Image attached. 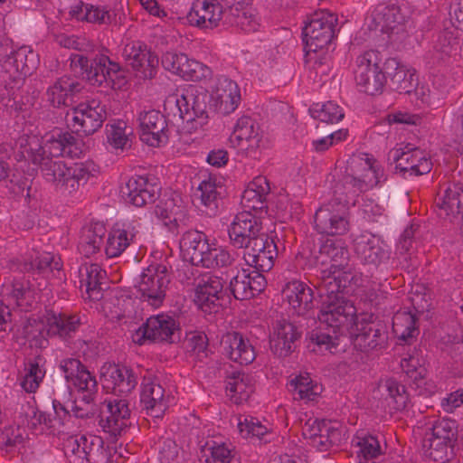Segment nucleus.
Segmentation results:
<instances>
[{
  "instance_id": "nucleus-59",
  "label": "nucleus",
  "mask_w": 463,
  "mask_h": 463,
  "mask_svg": "<svg viewBox=\"0 0 463 463\" xmlns=\"http://www.w3.org/2000/svg\"><path fill=\"white\" fill-rule=\"evenodd\" d=\"M401 367L407 376L415 383L423 380L427 372L423 360L419 356L416 349L408 357L402 359Z\"/></svg>"
},
{
  "instance_id": "nucleus-18",
  "label": "nucleus",
  "mask_w": 463,
  "mask_h": 463,
  "mask_svg": "<svg viewBox=\"0 0 463 463\" xmlns=\"http://www.w3.org/2000/svg\"><path fill=\"white\" fill-rule=\"evenodd\" d=\"M243 259L253 271L267 272L274 266L278 256V248L272 238L264 233L244 247Z\"/></svg>"
},
{
  "instance_id": "nucleus-51",
  "label": "nucleus",
  "mask_w": 463,
  "mask_h": 463,
  "mask_svg": "<svg viewBox=\"0 0 463 463\" xmlns=\"http://www.w3.org/2000/svg\"><path fill=\"white\" fill-rule=\"evenodd\" d=\"M295 398L305 402H317L323 392L321 384L314 382L308 373L300 374L291 381Z\"/></svg>"
},
{
  "instance_id": "nucleus-53",
  "label": "nucleus",
  "mask_w": 463,
  "mask_h": 463,
  "mask_svg": "<svg viewBox=\"0 0 463 463\" xmlns=\"http://www.w3.org/2000/svg\"><path fill=\"white\" fill-rule=\"evenodd\" d=\"M416 317L410 312H398L392 317V331L397 337L409 340L415 337L419 329L416 326Z\"/></svg>"
},
{
  "instance_id": "nucleus-26",
  "label": "nucleus",
  "mask_w": 463,
  "mask_h": 463,
  "mask_svg": "<svg viewBox=\"0 0 463 463\" xmlns=\"http://www.w3.org/2000/svg\"><path fill=\"white\" fill-rule=\"evenodd\" d=\"M282 292L294 315L307 316L315 307L314 289L304 281L298 279L288 281Z\"/></svg>"
},
{
  "instance_id": "nucleus-11",
  "label": "nucleus",
  "mask_w": 463,
  "mask_h": 463,
  "mask_svg": "<svg viewBox=\"0 0 463 463\" xmlns=\"http://www.w3.org/2000/svg\"><path fill=\"white\" fill-rule=\"evenodd\" d=\"M337 16L327 10L315 12L303 29L307 52H317L327 46L335 37Z\"/></svg>"
},
{
  "instance_id": "nucleus-38",
  "label": "nucleus",
  "mask_w": 463,
  "mask_h": 463,
  "mask_svg": "<svg viewBox=\"0 0 463 463\" xmlns=\"http://www.w3.org/2000/svg\"><path fill=\"white\" fill-rule=\"evenodd\" d=\"M178 325L175 320L164 313L151 316L141 327L143 336L155 342H168Z\"/></svg>"
},
{
  "instance_id": "nucleus-64",
  "label": "nucleus",
  "mask_w": 463,
  "mask_h": 463,
  "mask_svg": "<svg viewBox=\"0 0 463 463\" xmlns=\"http://www.w3.org/2000/svg\"><path fill=\"white\" fill-rule=\"evenodd\" d=\"M337 345L335 337H333L328 333L317 331L311 334L308 348L314 353L324 354L326 352L332 353Z\"/></svg>"
},
{
  "instance_id": "nucleus-60",
  "label": "nucleus",
  "mask_w": 463,
  "mask_h": 463,
  "mask_svg": "<svg viewBox=\"0 0 463 463\" xmlns=\"http://www.w3.org/2000/svg\"><path fill=\"white\" fill-rule=\"evenodd\" d=\"M185 349L190 355L202 360L207 356L208 338L203 331H194L186 335Z\"/></svg>"
},
{
  "instance_id": "nucleus-61",
  "label": "nucleus",
  "mask_w": 463,
  "mask_h": 463,
  "mask_svg": "<svg viewBox=\"0 0 463 463\" xmlns=\"http://www.w3.org/2000/svg\"><path fill=\"white\" fill-rule=\"evenodd\" d=\"M238 430L242 438L250 439H261L268 433V428L250 416L239 419Z\"/></svg>"
},
{
  "instance_id": "nucleus-32",
  "label": "nucleus",
  "mask_w": 463,
  "mask_h": 463,
  "mask_svg": "<svg viewBox=\"0 0 463 463\" xmlns=\"http://www.w3.org/2000/svg\"><path fill=\"white\" fill-rule=\"evenodd\" d=\"M223 288L220 277L213 275L203 276L196 285L194 301L203 311L212 313L219 306Z\"/></svg>"
},
{
  "instance_id": "nucleus-8",
  "label": "nucleus",
  "mask_w": 463,
  "mask_h": 463,
  "mask_svg": "<svg viewBox=\"0 0 463 463\" xmlns=\"http://www.w3.org/2000/svg\"><path fill=\"white\" fill-rule=\"evenodd\" d=\"M455 438V421L448 419L437 420L424 434L421 443L424 456L436 462L447 461Z\"/></svg>"
},
{
  "instance_id": "nucleus-24",
  "label": "nucleus",
  "mask_w": 463,
  "mask_h": 463,
  "mask_svg": "<svg viewBox=\"0 0 463 463\" xmlns=\"http://www.w3.org/2000/svg\"><path fill=\"white\" fill-rule=\"evenodd\" d=\"M137 221L118 222L108 233L104 251L108 258L120 256L132 243L135 242L140 230Z\"/></svg>"
},
{
  "instance_id": "nucleus-37",
  "label": "nucleus",
  "mask_w": 463,
  "mask_h": 463,
  "mask_svg": "<svg viewBox=\"0 0 463 463\" xmlns=\"http://www.w3.org/2000/svg\"><path fill=\"white\" fill-rule=\"evenodd\" d=\"M320 257L323 258L321 267L317 269V277L320 281L321 271L331 268L334 265L341 270L350 269L354 272H358L348 265H344L349 257L348 249L342 240H329L327 239L320 247Z\"/></svg>"
},
{
  "instance_id": "nucleus-57",
  "label": "nucleus",
  "mask_w": 463,
  "mask_h": 463,
  "mask_svg": "<svg viewBox=\"0 0 463 463\" xmlns=\"http://www.w3.org/2000/svg\"><path fill=\"white\" fill-rule=\"evenodd\" d=\"M41 361V357H35L30 360L26 365V373L21 385L28 392H34L45 375V371L40 365Z\"/></svg>"
},
{
  "instance_id": "nucleus-1",
  "label": "nucleus",
  "mask_w": 463,
  "mask_h": 463,
  "mask_svg": "<svg viewBox=\"0 0 463 463\" xmlns=\"http://www.w3.org/2000/svg\"><path fill=\"white\" fill-rule=\"evenodd\" d=\"M348 175L344 188L346 191L345 205L335 207L328 203L317 210L314 216L315 230L327 236H341L350 230V217L345 206H354L360 194L365 193L380 182L383 169L368 154L354 156L348 164Z\"/></svg>"
},
{
  "instance_id": "nucleus-3",
  "label": "nucleus",
  "mask_w": 463,
  "mask_h": 463,
  "mask_svg": "<svg viewBox=\"0 0 463 463\" xmlns=\"http://www.w3.org/2000/svg\"><path fill=\"white\" fill-rule=\"evenodd\" d=\"M30 161L39 166L42 176L47 183L68 195L76 193L80 185L86 184L99 173V166L92 160L67 165L60 158L43 157L36 154Z\"/></svg>"
},
{
  "instance_id": "nucleus-16",
  "label": "nucleus",
  "mask_w": 463,
  "mask_h": 463,
  "mask_svg": "<svg viewBox=\"0 0 463 463\" xmlns=\"http://www.w3.org/2000/svg\"><path fill=\"white\" fill-rule=\"evenodd\" d=\"M162 66L185 80L200 81L212 76L210 67L184 53L165 52L162 57Z\"/></svg>"
},
{
  "instance_id": "nucleus-10",
  "label": "nucleus",
  "mask_w": 463,
  "mask_h": 463,
  "mask_svg": "<svg viewBox=\"0 0 463 463\" xmlns=\"http://www.w3.org/2000/svg\"><path fill=\"white\" fill-rule=\"evenodd\" d=\"M346 433L345 426L337 420H308L303 428V435L310 446L319 451L340 445L346 439Z\"/></svg>"
},
{
  "instance_id": "nucleus-63",
  "label": "nucleus",
  "mask_w": 463,
  "mask_h": 463,
  "mask_svg": "<svg viewBox=\"0 0 463 463\" xmlns=\"http://www.w3.org/2000/svg\"><path fill=\"white\" fill-rule=\"evenodd\" d=\"M386 392V400L389 403L393 402L396 405H407L409 402V394L404 385L401 384L395 379L390 378L382 384Z\"/></svg>"
},
{
  "instance_id": "nucleus-14",
  "label": "nucleus",
  "mask_w": 463,
  "mask_h": 463,
  "mask_svg": "<svg viewBox=\"0 0 463 463\" xmlns=\"http://www.w3.org/2000/svg\"><path fill=\"white\" fill-rule=\"evenodd\" d=\"M261 214L243 210L231 222L228 234L233 247L242 249L264 234Z\"/></svg>"
},
{
  "instance_id": "nucleus-30",
  "label": "nucleus",
  "mask_w": 463,
  "mask_h": 463,
  "mask_svg": "<svg viewBox=\"0 0 463 463\" xmlns=\"http://www.w3.org/2000/svg\"><path fill=\"white\" fill-rule=\"evenodd\" d=\"M266 279L259 271L242 269L230 282V290L239 300L250 299L264 290Z\"/></svg>"
},
{
  "instance_id": "nucleus-44",
  "label": "nucleus",
  "mask_w": 463,
  "mask_h": 463,
  "mask_svg": "<svg viewBox=\"0 0 463 463\" xmlns=\"http://www.w3.org/2000/svg\"><path fill=\"white\" fill-rule=\"evenodd\" d=\"M80 325V317L76 315L49 312L46 316V330L50 336L71 337Z\"/></svg>"
},
{
  "instance_id": "nucleus-46",
  "label": "nucleus",
  "mask_w": 463,
  "mask_h": 463,
  "mask_svg": "<svg viewBox=\"0 0 463 463\" xmlns=\"http://www.w3.org/2000/svg\"><path fill=\"white\" fill-rule=\"evenodd\" d=\"M211 240L202 232L191 230L184 232L180 240V249L184 258L188 259L193 265L209 247Z\"/></svg>"
},
{
  "instance_id": "nucleus-42",
  "label": "nucleus",
  "mask_w": 463,
  "mask_h": 463,
  "mask_svg": "<svg viewBox=\"0 0 463 463\" xmlns=\"http://www.w3.org/2000/svg\"><path fill=\"white\" fill-rule=\"evenodd\" d=\"M107 229L103 222H93L81 230L78 243V250L81 255L89 258L99 252L103 244V238Z\"/></svg>"
},
{
  "instance_id": "nucleus-31",
  "label": "nucleus",
  "mask_w": 463,
  "mask_h": 463,
  "mask_svg": "<svg viewBox=\"0 0 463 463\" xmlns=\"http://www.w3.org/2000/svg\"><path fill=\"white\" fill-rule=\"evenodd\" d=\"M140 139L150 146H160L167 141V123L157 110L145 111L139 117Z\"/></svg>"
},
{
  "instance_id": "nucleus-43",
  "label": "nucleus",
  "mask_w": 463,
  "mask_h": 463,
  "mask_svg": "<svg viewBox=\"0 0 463 463\" xmlns=\"http://www.w3.org/2000/svg\"><path fill=\"white\" fill-rule=\"evenodd\" d=\"M253 392L250 375L240 371H234L226 377V393L235 405L248 402Z\"/></svg>"
},
{
  "instance_id": "nucleus-56",
  "label": "nucleus",
  "mask_w": 463,
  "mask_h": 463,
  "mask_svg": "<svg viewBox=\"0 0 463 463\" xmlns=\"http://www.w3.org/2000/svg\"><path fill=\"white\" fill-rule=\"evenodd\" d=\"M60 269V262L55 260L54 257L49 252L41 253L33 260H25L17 267V269L22 272L37 271L39 274H43L47 270H59Z\"/></svg>"
},
{
  "instance_id": "nucleus-2",
  "label": "nucleus",
  "mask_w": 463,
  "mask_h": 463,
  "mask_svg": "<svg viewBox=\"0 0 463 463\" xmlns=\"http://www.w3.org/2000/svg\"><path fill=\"white\" fill-rule=\"evenodd\" d=\"M363 281L362 272L341 270L336 265L321 271L320 281L315 285L321 298L318 319L331 327L334 333L341 328L352 332L354 328L358 317L356 307L345 298L344 293L354 292Z\"/></svg>"
},
{
  "instance_id": "nucleus-13",
  "label": "nucleus",
  "mask_w": 463,
  "mask_h": 463,
  "mask_svg": "<svg viewBox=\"0 0 463 463\" xmlns=\"http://www.w3.org/2000/svg\"><path fill=\"white\" fill-rule=\"evenodd\" d=\"M230 146L247 157H256L263 146V133L255 119L249 116L239 118L229 137Z\"/></svg>"
},
{
  "instance_id": "nucleus-45",
  "label": "nucleus",
  "mask_w": 463,
  "mask_h": 463,
  "mask_svg": "<svg viewBox=\"0 0 463 463\" xmlns=\"http://www.w3.org/2000/svg\"><path fill=\"white\" fill-rule=\"evenodd\" d=\"M128 407H103L99 414V426L111 435H118L128 427Z\"/></svg>"
},
{
  "instance_id": "nucleus-55",
  "label": "nucleus",
  "mask_w": 463,
  "mask_h": 463,
  "mask_svg": "<svg viewBox=\"0 0 463 463\" xmlns=\"http://www.w3.org/2000/svg\"><path fill=\"white\" fill-rule=\"evenodd\" d=\"M363 279L362 285L355 287L354 292L357 290L356 294L364 306L377 307L386 298V292L381 290L376 283L370 282L364 276Z\"/></svg>"
},
{
  "instance_id": "nucleus-21",
  "label": "nucleus",
  "mask_w": 463,
  "mask_h": 463,
  "mask_svg": "<svg viewBox=\"0 0 463 463\" xmlns=\"http://www.w3.org/2000/svg\"><path fill=\"white\" fill-rule=\"evenodd\" d=\"M122 56L128 65L143 79H152L156 73L158 58L142 42L133 41L127 43Z\"/></svg>"
},
{
  "instance_id": "nucleus-36",
  "label": "nucleus",
  "mask_w": 463,
  "mask_h": 463,
  "mask_svg": "<svg viewBox=\"0 0 463 463\" xmlns=\"http://www.w3.org/2000/svg\"><path fill=\"white\" fill-rule=\"evenodd\" d=\"M269 191L270 186L265 176L258 175L254 177L241 195V203L243 210H250L262 215L266 213L267 196Z\"/></svg>"
},
{
  "instance_id": "nucleus-4",
  "label": "nucleus",
  "mask_w": 463,
  "mask_h": 463,
  "mask_svg": "<svg viewBox=\"0 0 463 463\" xmlns=\"http://www.w3.org/2000/svg\"><path fill=\"white\" fill-rule=\"evenodd\" d=\"M107 52L108 50L96 54L90 65L86 56L72 54L71 67L76 73L84 76L92 85L121 90L127 85L128 80L120 65L112 61L106 53Z\"/></svg>"
},
{
  "instance_id": "nucleus-35",
  "label": "nucleus",
  "mask_w": 463,
  "mask_h": 463,
  "mask_svg": "<svg viewBox=\"0 0 463 463\" xmlns=\"http://www.w3.org/2000/svg\"><path fill=\"white\" fill-rule=\"evenodd\" d=\"M213 96L219 111L224 115L234 112L241 101V90L237 82L226 76L218 77Z\"/></svg>"
},
{
  "instance_id": "nucleus-62",
  "label": "nucleus",
  "mask_w": 463,
  "mask_h": 463,
  "mask_svg": "<svg viewBox=\"0 0 463 463\" xmlns=\"http://www.w3.org/2000/svg\"><path fill=\"white\" fill-rule=\"evenodd\" d=\"M357 458L359 463H369L381 454V447L376 438L366 436L361 438L357 443Z\"/></svg>"
},
{
  "instance_id": "nucleus-12",
  "label": "nucleus",
  "mask_w": 463,
  "mask_h": 463,
  "mask_svg": "<svg viewBox=\"0 0 463 463\" xmlns=\"http://www.w3.org/2000/svg\"><path fill=\"white\" fill-rule=\"evenodd\" d=\"M169 281L168 268L165 263L150 264L140 275V280L137 286L142 301L147 302L154 308L161 307Z\"/></svg>"
},
{
  "instance_id": "nucleus-6",
  "label": "nucleus",
  "mask_w": 463,
  "mask_h": 463,
  "mask_svg": "<svg viewBox=\"0 0 463 463\" xmlns=\"http://www.w3.org/2000/svg\"><path fill=\"white\" fill-rule=\"evenodd\" d=\"M207 101L205 91L190 86L180 93L168 96L164 108L169 115L178 116L183 122H186L190 130L196 131L208 123Z\"/></svg>"
},
{
  "instance_id": "nucleus-50",
  "label": "nucleus",
  "mask_w": 463,
  "mask_h": 463,
  "mask_svg": "<svg viewBox=\"0 0 463 463\" xmlns=\"http://www.w3.org/2000/svg\"><path fill=\"white\" fill-rule=\"evenodd\" d=\"M405 5L390 4L377 14L375 20L383 23L381 31L384 33L393 32L397 25L402 24L408 17Z\"/></svg>"
},
{
  "instance_id": "nucleus-34",
  "label": "nucleus",
  "mask_w": 463,
  "mask_h": 463,
  "mask_svg": "<svg viewBox=\"0 0 463 463\" xmlns=\"http://www.w3.org/2000/svg\"><path fill=\"white\" fill-rule=\"evenodd\" d=\"M222 345L224 354L241 365H248L256 358L254 346L248 338L239 332L226 334Z\"/></svg>"
},
{
  "instance_id": "nucleus-49",
  "label": "nucleus",
  "mask_w": 463,
  "mask_h": 463,
  "mask_svg": "<svg viewBox=\"0 0 463 463\" xmlns=\"http://www.w3.org/2000/svg\"><path fill=\"white\" fill-rule=\"evenodd\" d=\"M234 259L222 246L213 239L205 249L195 266H202L206 269L223 268L232 265Z\"/></svg>"
},
{
  "instance_id": "nucleus-48",
  "label": "nucleus",
  "mask_w": 463,
  "mask_h": 463,
  "mask_svg": "<svg viewBox=\"0 0 463 463\" xmlns=\"http://www.w3.org/2000/svg\"><path fill=\"white\" fill-rule=\"evenodd\" d=\"M71 14L78 21L95 24H107L111 22L110 10L104 5L80 2L71 8Z\"/></svg>"
},
{
  "instance_id": "nucleus-40",
  "label": "nucleus",
  "mask_w": 463,
  "mask_h": 463,
  "mask_svg": "<svg viewBox=\"0 0 463 463\" xmlns=\"http://www.w3.org/2000/svg\"><path fill=\"white\" fill-rule=\"evenodd\" d=\"M222 192L223 186L215 176L209 175L200 182L197 187V196L208 216H215L218 213Z\"/></svg>"
},
{
  "instance_id": "nucleus-39",
  "label": "nucleus",
  "mask_w": 463,
  "mask_h": 463,
  "mask_svg": "<svg viewBox=\"0 0 463 463\" xmlns=\"http://www.w3.org/2000/svg\"><path fill=\"white\" fill-rule=\"evenodd\" d=\"M299 337L296 326L286 321H278L270 336V348L279 357L288 356L293 351L294 342Z\"/></svg>"
},
{
  "instance_id": "nucleus-47",
  "label": "nucleus",
  "mask_w": 463,
  "mask_h": 463,
  "mask_svg": "<svg viewBox=\"0 0 463 463\" xmlns=\"http://www.w3.org/2000/svg\"><path fill=\"white\" fill-rule=\"evenodd\" d=\"M387 64L395 70L391 75V88L399 93L411 94L418 81L416 71L401 64L396 59L389 60Z\"/></svg>"
},
{
  "instance_id": "nucleus-25",
  "label": "nucleus",
  "mask_w": 463,
  "mask_h": 463,
  "mask_svg": "<svg viewBox=\"0 0 463 463\" xmlns=\"http://www.w3.org/2000/svg\"><path fill=\"white\" fill-rule=\"evenodd\" d=\"M100 379L103 389L118 397L128 394L137 383L131 370L118 364L104 365L101 368Z\"/></svg>"
},
{
  "instance_id": "nucleus-9",
  "label": "nucleus",
  "mask_w": 463,
  "mask_h": 463,
  "mask_svg": "<svg viewBox=\"0 0 463 463\" xmlns=\"http://www.w3.org/2000/svg\"><path fill=\"white\" fill-rule=\"evenodd\" d=\"M106 118V107L95 99L80 102L67 114L68 125L74 133L81 136L94 134Z\"/></svg>"
},
{
  "instance_id": "nucleus-23",
  "label": "nucleus",
  "mask_w": 463,
  "mask_h": 463,
  "mask_svg": "<svg viewBox=\"0 0 463 463\" xmlns=\"http://www.w3.org/2000/svg\"><path fill=\"white\" fill-rule=\"evenodd\" d=\"M226 7L221 1L194 0L187 14V20L193 26L201 29H213L224 21Z\"/></svg>"
},
{
  "instance_id": "nucleus-27",
  "label": "nucleus",
  "mask_w": 463,
  "mask_h": 463,
  "mask_svg": "<svg viewBox=\"0 0 463 463\" xmlns=\"http://www.w3.org/2000/svg\"><path fill=\"white\" fill-rule=\"evenodd\" d=\"M1 295L2 301L9 307L18 308L24 312L29 311L35 304L34 290L25 279L5 281L2 286Z\"/></svg>"
},
{
  "instance_id": "nucleus-52",
  "label": "nucleus",
  "mask_w": 463,
  "mask_h": 463,
  "mask_svg": "<svg viewBox=\"0 0 463 463\" xmlns=\"http://www.w3.org/2000/svg\"><path fill=\"white\" fill-rule=\"evenodd\" d=\"M310 116L321 122L335 124L344 117V109L335 101L326 103H315L309 108Z\"/></svg>"
},
{
  "instance_id": "nucleus-17",
  "label": "nucleus",
  "mask_w": 463,
  "mask_h": 463,
  "mask_svg": "<svg viewBox=\"0 0 463 463\" xmlns=\"http://www.w3.org/2000/svg\"><path fill=\"white\" fill-rule=\"evenodd\" d=\"M60 370L68 382L78 389L80 399L89 404L94 402L97 382L79 359L66 358L61 361Z\"/></svg>"
},
{
  "instance_id": "nucleus-19",
  "label": "nucleus",
  "mask_w": 463,
  "mask_h": 463,
  "mask_svg": "<svg viewBox=\"0 0 463 463\" xmlns=\"http://www.w3.org/2000/svg\"><path fill=\"white\" fill-rule=\"evenodd\" d=\"M354 250L362 264L373 268L386 263L391 255L384 241L371 232H363L354 239Z\"/></svg>"
},
{
  "instance_id": "nucleus-20",
  "label": "nucleus",
  "mask_w": 463,
  "mask_h": 463,
  "mask_svg": "<svg viewBox=\"0 0 463 463\" xmlns=\"http://www.w3.org/2000/svg\"><path fill=\"white\" fill-rule=\"evenodd\" d=\"M435 205L440 217L450 222L463 213V183L447 181L439 184Z\"/></svg>"
},
{
  "instance_id": "nucleus-33",
  "label": "nucleus",
  "mask_w": 463,
  "mask_h": 463,
  "mask_svg": "<svg viewBox=\"0 0 463 463\" xmlns=\"http://www.w3.org/2000/svg\"><path fill=\"white\" fill-rule=\"evenodd\" d=\"M81 84L70 76H62L50 85L44 94L45 100L53 108H62L73 102L81 91Z\"/></svg>"
},
{
  "instance_id": "nucleus-7",
  "label": "nucleus",
  "mask_w": 463,
  "mask_h": 463,
  "mask_svg": "<svg viewBox=\"0 0 463 463\" xmlns=\"http://www.w3.org/2000/svg\"><path fill=\"white\" fill-rule=\"evenodd\" d=\"M381 53L369 50L356 58L354 80L358 90L368 95H376L383 92L387 78L381 68Z\"/></svg>"
},
{
  "instance_id": "nucleus-15",
  "label": "nucleus",
  "mask_w": 463,
  "mask_h": 463,
  "mask_svg": "<svg viewBox=\"0 0 463 463\" xmlns=\"http://www.w3.org/2000/svg\"><path fill=\"white\" fill-rule=\"evenodd\" d=\"M390 157L395 162L396 169L404 175L419 176L428 174L432 167L429 156L411 144L401 145L390 151Z\"/></svg>"
},
{
  "instance_id": "nucleus-54",
  "label": "nucleus",
  "mask_w": 463,
  "mask_h": 463,
  "mask_svg": "<svg viewBox=\"0 0 463 463\" xmlns=\"http://www.w3.org/2000/svg\"><path fill=\"white\" fill-rule=\"evenodd\" d=\"M106 135L109 145L115 150L123 151L131 146V131H128L127 123L123 120L108 125Z\"/></svg>"
},
{
  "instance_id": "nucleus-29",
  "label": "nucleus",
  "mask_w": 463,
  "mask_h": 463,
  "mask_svg": "<svg viewBox=\"0 0 463 463\" xmlns=\"http://www.w3.org/2000/svg\"><path fill=\"white\" fill-rule=\"evenodd\" d=\"M3 49L0 43V62H4L6 71L27 77L36 70L39 63L38 54L30 46H21L10 54L4 53Z\"/></svg>"
},
{
  "instance_id": "nucleus-41",
  "label": "nucleus",
  "mask_w": 463,
  "mask_h": 463,
  "mask_svg": "<svg viewBox=\"0 0 463 463\" xmlns=\"http://www.w3.org/2000/svg\"><path fill=\"white\" fill-rule=\"evenodd\" d=\"M106 271L97 263H84L79 268L80 288L85 290L90 299L98 300L102 297L101 284Z\"/></svg>"
},
{
  "instance_id": "nucleus-58",
  "label": "nucleus",
  "mask_w": 463,
  "mask_h": 463,
  "mask_svg": "<svg viewBox=\"0 0 463 463\" xmlns=\"http://www.w3.org/2000/svg\"><path fill=\"white\" fill-rule=\"evenodd\" d=\"M165 390L150 378H144L141 384L140 402L143 405H158L164 402Z\"/></svg>"
},
{
  "instance_id": "nucleus-5",
  "label": "nucleus",
  "mask_w": 463,
  "mask_h": 463,
  "mask_svg": "<svg viewBox=\"0 0 463 463\" xmlns=\"http://www.w3.org/2000/svg\"><path fill=\"white\" fill-rule=\"evenodd\" d=\"M75 146L76 138L71 133L58 130L47 133L42 137L35 135H23L15 142L18 160H31L36 154L52 159L65 155L72 156L76 155L73 151Z\"/></svg>"
},
{
  "instance_id": "nucleus-22",
  "label": "nucleus",
  "mask_w": 463,
  "mask_h": 463,
  "mask_svg": "<svg viewBox=\"0 0 463 463\" xmlns=\"http://www.w3.org/2000/svg\"><path fill=\"white\" fill-rule=\"evenodd\" d=\"M374 319L375 316L372 312L360 313L356 317L354 328L351 333L361 348L373 350L383 347L386 343V334Z\"/></svg>"
},
{
  "instance_id": "nucleus-28",
  "label": "nucleus",
  "mask_w": 463,
  "mask_h": 463,
  "mask_svg": "<svg viewBox=\"0 0 463 463\" xmlns=\"http://www.w3.org/2000/svg\"><path fill=\"white\" fill-rule=\"evenodd\" d=\"M160 188L154 175H134L126 184V194L133 205L142 207L156 201Z\"/></svg>"
}]
</instances>
